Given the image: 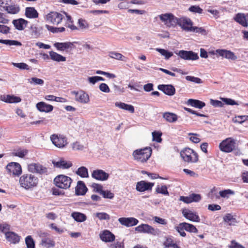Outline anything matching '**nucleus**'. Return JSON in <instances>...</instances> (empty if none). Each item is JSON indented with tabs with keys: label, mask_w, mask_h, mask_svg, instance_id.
Instances as JSON below:
<instances>
[{
	"label": "nucleus",
	"mask_w": 248,
	"mask_h": 248,
	"mask_svg": "<svg viewBox=\"0 0 248 248\" xmlns=\"http://www.w3.org/2000/svg\"><path fill=\"white\" fill-rule=\"evenodd\" d=\"M37 109L42 112H49L53 109V107L51 105H48L45 102H41L36 104Z\"/></svg>",
	"instance_id": "obj_28"
},
{
	"label": "nucleus",
	"mask_w": 248,
	"mask_h": 248,
	"mask_svg": "<svg viewBox=\"0 0 248 248\" xmlns=\"http://www.w3.org/2000/svg\"><path fill=\"white\" fill-rule=\"evenodd\" d=\"M177 24L180 26L182 29L187 31H191L193 23L191 20L187 17H182L177 18Z\"/></svg>",
	"instance_id": "obj_11"
},
{
	"label": "nucleus",
	"mask_w": 248,
	"mask_h": 248,
	"mask_svg": "<svg viewBox=\"0 0 248 248\" xmlns=\"http://www.w3.org/2000/svg\"><path fill=\"white\" fill-rule=\"evenodd\" d=\"M236 140L232 137L227 138L219 144L220 150L225 153H230L235 149Z\"/></svg>",
	"instance_id": "obj_5"
},
{
	"label": "nucleus",
	"mask_w": 248,
	"mask_h": 248,
	"mask_svg": "<svg viewBox=\"0 0 248 248\" xmlns=\"http://www.w3.org/2000/svg\"><path fill=\"white\" fill-rule=\"evenodd\" d=\"M155 50L160 53L161 55L164 56L166 60H168L173 55V53L172 52H170L164 49L157 48Z\"/></svg>",
	"instance_id": "obj_41"
},
{
	"label": "nucleus",
	"mask_w": 248,
	"mask_h": 248,
	"mask_svg": "<svg viewBox=\"0 0 248 248\" xmlns=\"http://www.w3.org/2000/svg\"><path fill=\"white\" fill-rule=\"evenodd\" d=\"M216 53H217L219 56L227 59L234 61L237 59V57L235 54L230 50L224 49H217L216 50Z\"/></svg>",
	"instance_id": "obj_18"
},
{
	"label": "nucleus",
	"mask_w": 248,
	"mask_h": 248,
	"mask_svg": "<svg viewBox=\"0 0 248 248\" xmlns=\"http://www.w3.org/2000/svg\"><path fill=\"white\" fill-rule=\"evenodd\" d=\"M72 149L75 151H82L84 149L83 145L79 142L76 141L72 144Z\"/></svg>",
	"instance_id": "obj_57"
},
{
	"label": "nucleus",
	"mask_w": 248,
	"mask_h": 248,
	"mask_svg": "<svg viewBox=\"0 0 248 248\" xmlns=\"http://www.w3.org/2000/svg\"><path fill=\"white\" fill-rule=\"evenodd\" d=\"M25 15L30 18H35L38 16L37 11L33 7H27L25 10Z\"/></svg>",
	"instance_id": "obj_32"
},
{
	"label": "nucleus",
	"mask_w": 248,
	"mask_h": 248,
	"mask_svg": "<svg viewBox=\"0 0 248 248\" xmlns=\"http://www.w3.org/2000/svg\"><path fill=\"white\" fill-rule=\"evenodd\" d=\"M187 104L192 107L202 109L205 106V103L199 100L189 99L187 100Z\"/></svg>",
	"instance_id": "obj_29"
},
{
	"label": "nucleus",
	"mask_w": 248,
	"mask_h": 248,
	"mask_svg": "<svg viewBox=\"0 0 248 248\" xmlns=\"http://www.w3.org/2000/svg\"><path fill=\"white\" fill-rule=\"evenodd\" d=\"M28 150L24 149H19L14 152L15 156L23 158L28 154Z\"/></svg>",
	"instance_id": "obj_48"
},
{
	"label": "nucleus",
	"mask_w": 248,
	"mask_h": 248,
	"mask_svg": "<svg viewBox=\"0 0 248 248\" xmlns=\"http://www.w3.org/2000/svg\"><path fill=\"white\" fill-rule=\"evenodd\" d=\"M92 176L96 180L103 181L108 180L109 174L102 170H96L93 171Z\"/></svg>",
	"instance_id": "obj_19"
},
{
	"label": "nucleus",
	"mask_w": 248,
	"mask_h": 248,
	"mask_svg": "<svg viewBox=\"0 0 248 248\" xmlns=\"http://www.w3.org/2000/svg\"><path fill=\"white\" fill-rule=\"evenodd\" d=\"M49 55H50V58L54 61L60 62H65L66 61L65 57H64L62 56V55H61L54 51H50Z\"/></svg>",
	"instance_id": "obj_36"
},
{
	"label": "nucleus",
	"mask_w": 248,
	"mask_h": 248,
	"mask_svg": "<svg viewBox=\"0 0 248 248\" xmlns=\"http://www.w3.org/2000/svg\"><path fill=\"white\" fill-rule=\"evenodd\" d=\"M71 93L75 96L76 101L81 103L86 104L90 100L88 94L83 91H72Z\"/></svg>",
	"instance_id": "obj_14"
},
{
	"label": "nucleus",
	"mask_w": 248,
	"mask_h": 248,
	"mask_svg": "<svg viewBox=\"0 0 248 248\" xmlns=\"http://www.w3.org/2000/svg\"><path fill=\"white\" fill-rule=\"evenodd\" d=\"M0 43L9 46H21L22 45L20 42L16 40L0 39Z\"/></svg>",
	"instance_id": "obj_42"
},
{
	"label": "nucleus",
	"mask_w": 248,
	"mask_h": 248,
	"mask_svg": "<svg viewBox=\"0 0 248 248\" xmlns=\"http://www.w3.org/2000/svg\"><path fill=\"white\" fill-rule=\"evenodd\" d=\"M94 216L100 220H109L110 218V216L105 212H97L94 214Z\"/></svg>",
	"instance_id": "obj_40"
},
{
	"label": "nucleus",
	"mask_w": 248,
	"mask_h": 248,
	"mask_svg": "<svg viewBox=\"0 0 248 248\" xmlns=\"http://www.w3.org/2000/svg\"><path fill=\"white\" fill-rule=\"evenodd\" d=\"M8 13L12 14H17L19 11V8L15 5H11L3 7Z\"/></svg>",
	"instance_id": "obj_45"
},
{
	"label": "nucleus",
	"mask_w": 248,
	"mask_h": 248,
	"mask_svg": "<svg viewBox=\"0 0 248 248\" xmlns=\"http://www.w3.org/2000/svg\"><path fill=\"white\" fill-rule=\"evenodd\" d=\"M180 155L185 162L188 163H196L199 160L197 153L189 148H186L182 150L180 153Z\"/></svg>",
	"instance_id": "obj_3"
},
{
	"label": "nucleus",
	"mask_w": 248,
	"mask_h": 248,
	"mask_svg": "<svg viewBox=\"0 0 248 248\" xmlns=\"http://www.w3.org/2000/svg\"><path fill=\"white\" fill-rule=\"evenodd\" d=\"M104 198L112 199L114 197V194L109 190H104L102 191L101 194Z\"/></svg>",
	"instance_id": "obj_60"
},
{
	"label": "nucleus",
	"mask_w": 248,
	"mask_h": 248,
	"mask_svg": "<svg viewBox=\"0 0 248 248\" xmlns=\"http://www.w3.org/2000/svg\"><path fill=\"white\" fill-rule=\"evenodd\" d=\"M220 100H222L223 102H224L225 104L228 105H239L238 102H236L234 100L224 97L220 98Z\"/></svg>",
	"instance_id": "obj_51"
},
{
	"label": "nucleus",
	"mask_w": 248,
	"mask_h": 248,
	"mask_svg": "<svg viewBox=\"0 0 248 248\" xmlns=\"http://www.w3.org/2000/svg\"><path fill=\"white\" fill-rule=\"evenodd\" d=\"M109 56L111 58L117 60H120L124 62H125L126 60V58L125 56H123L122 54L120 53L114 51L109 52Z\"/></svg>",
	"instance_id": "obj_38"
},
{
	"label": "nucleus",
	"mask_w": 248,
	"mask_h": 248,
	"mask_svg": "<svg viewBox=\"0 0 248 248\" xmlns=\"http://www.w3.org/2000/svg\"><path fill=\"white\" fill-rule=\"evenodd\" d=\"M163 245L164 248H180L177 244H176L171 238H167L164 242Z\"/></svg>",
	"instance_id": "obj_39"
},
{
	"label": "nucleus",
	"mask_w": 248,
	"mask_h": 248,
	"mask_svg": "<svg viewBox=\"0 0 248 248\" xmlns=\"http://www.w3.org/2000/svg\"><path fill=\"white\" fill-rule=\"evenodd\" d=\"M25 243L28 248H34V242L31 236H28L26 238Z\"/></svg>",
	"instance_id": "obj_52"
},
{
	"label": "nucleus",
	"mask_w": 248,
	"mask_h": 248,
	"mask_svg": "<svg viewBox=\"0 0 248 248\" xmlns=\"http://www.w3.org/2000/svg\"><path fill=\"white\" fill-rule=\"evenodd\" d=\"M39 236L42 238L40 244L46 248H52L55 246V243L49 234L45 232H40Z\"/></svg>",
	"instance_id": "obj_8"
},
{
	"label": "nucleus",
	"mask_w": 248,
	"mask_h": 248,
	"mask_svg": "<svg viewBox=\"0 0 248 248\" xmlns=\"http://www.w3.org/2000/svg\"><path fill=\"white\" fill-rule=\"evenodd\" d=\"M28 81L30 84L34 85H43L44 83V81L43 79L36 77H33L28 79Z\"/></svg>",
	"instance_id": "obj_44"
},
{
	"label": "nucleus",
	"mask_w": 248,
	"mask_h": 248,
	"mask_svg": "<svg viewBox=\"0 0 248 248\" xmlns=\"http://www.w3.org/2000/svg\"><path fill=\"white\" fill-rule=\"evenodd\" d=\"M12 22L15 28L19 31L24 30L28 23V21L23 18L14 20Z\"/></svg>",
	"instance_id": "obj_27"
},
{
	"label": "nucleus",
	"mask_w": 248,
	"mask_h": 248,
	"mask_svg": "<svg viewBox=\"0 0 248 248\" xmlns=\"http://www.w3.org/2000/svg\"><path fill=\"white\" fill-rule=\"evenodd\" d=\"M153 140L157 142H160L162 140L161 138V133L158 132H153L152 133Z\"/></svg>",
	"instance_id": "obj_62"
},
{
	"label": "nucleus",
	"mask_w": 248,
	"mask_h": 248,
	"mask_svg": "<svg viewBox=\"0 0 248 248\" xmlns=\"http://www.w3.org/2000/svg\"><path fill=\"white\" fill-rule=\"evenodd\" d=\"M188 135L190 136L189 137V140L191 141L192 142L195 143H197L200 142L201 140L198 137L199 135L196 133H188Z\"/></svg>",
	"instance_id": "obj_53"
},
{
	"label": "nucleus",
	"mask_w": 248,
	"mask_h": 248,
	"mask_svg": "<svg viewBox=\"0 0 248 248\" xmlns=\"http://www.w3.org/2000/svg\"><path fill=\"white\" fill-rule=\"evenodd\" d=\"M101 240L105 242H111L115 239V235L108 230H105L100 233Z\"/></svg>",
	"instance_id": "obj_23"
},
{
	"label": "nucleus",
	"mask_w": 248,
	"mask_h": 248,
	"mask_svg": "<svg viewBox=\"0 0 248 248\" xmlns=\"http://www.w3.org/2000/svg\"><path fill=\"white\" fill-rule=\"evenodd\" d=\"M78 23L79 28L82 30L86 29L88 27V24L87 22L85 20L82 19H78Z\"/></svg>",
	"instance_id": "obj_64"
},
{
	"label": "nucleus",
	"mask_w": 248,
	"mask_h": 248,
	"mask_svg": "<svg viewBox=\"0 0 248 248\" xmlns=\"http://www.w3.org/2000/svg\"><path fill=\"white\" fill-rule=\"evenodd\" d=\"M88 189L84 184L81 181H78L75 188L76 194L77 195H84L85 194Z\"/></svg>",
	"instance_id": "obj_25"
},
{
	"label": "nucleus",
	"mask_w": 248,
	"mask_h": 248,
	"mask_svg": "<svg viewBox=\"0 0 248 248\" xmlns=\"http://www.w3.org/2000/svg\"><path fill=\"white\" fill-rule=\"evenodd\" d=\"M234 19L244 27L248 26V14L245 16L244 14L238 13L236 15Z\"/></svg>",
	"instance_id": "obj_24"
},
{
	"label": "nucleus",
	"mask_w": 248,
	"mask_h": 248,
	"mask_svg": "<svg viewBox=\"0 0 248 248\" xmlns=\"http://www.w3.org/2000/svg\"><path fill=\"white\" fill-rule=\"evenodd\" d=\"M223 221L230 226H234L237 223L236 218L230 214H227L223 217Z\"/></svg>",
	"instance_id": "obj_33"
},
{
	"label": "nucleus",
	"mask_w": 248,
	"mask_h": 248,
	"mask_svg": "<svg viewBox=\"0 0 248 248\" xmlns=\"http://www.w3.org/2000/svg\"><path fill=\"white\" fill-rule=\"evenodd\" d=\"M54 166L60 169H68L72 166L70 161H67L64 159H60L59 161H53Z\"/></svg>",
	"instance_id": "obj_26"
},
{
	"label": "nucleus",
	"mask_w": 248,
	"mask_h": 248,
	"mask_svg": "<svg viewBox=\"0 0 248 248\" xmlns=\"http://www.w3.org/2000/svg\"><path fill=\"white\" fill-rule=\"evenodd\" d=\"M185 230L190 232L196 233L198 232L197 228L192 224L186 222H183Z\"/></svg>",
	"instance_id": "obj_43"
},
{
	"label": "nucleus",
	"mask_w": 248,
	"mask_h": 248,
	"mask_svg": "<svg viewBox=\"0 0 248 248\" xmlns=\"http://www.w3.org/2000/svg\"><path fill=\"white\" fill-rule=\"evenodd\" d=\"M76 173L82 178L89 177L88 169L84 166L79 167L76 171Z\"/></svg>",
	"instance_id": "obj_37"
},
{
	"label": "nucleus",
	"mask_w": 248,
	"mask_h": 248,
	"mask_svg": "<svg viewBox=\"0 0 248 248\" xmlns=\"http://www.w3.org/2000/svg\"><path fill=\"white\" fill-rule=\"evenodd\" d=\"M135 230L139 232L150 233L153 235H155L156 233V230L153 227L146 224H142L136 227Z\"/></svg>",
	"instance_id": "obj_16"
},
{
	"label": "nucleus",
	"mask_w": 248,
	"mask_h": 248,
	"mask_svg": "<svg viewBox=\"0 0 248 248\" xmlns=\"http://www.w3.org/2000/svg\"><path fill=\"white\" fill-rule=\"evenodd\" d=\"M163 118L169 123H174L178 120V116L172 112H165L163 114Z\"/></svg>",
	"instance_id": "obj_30"
},
{
	"label": "nucleus",
	"mask_w": 248,
	"mask_h": 248,
	"mask_svg": "<svg viewBox=\"0 0 248 248\" xmlns=\"http://www.w3.org/2000/svg\"><path fill=\"white\" fill-rule=\"evenodd\" d=\"M158 90L162 91L165 94L172 96L175 93V89L173 86L170 84L159 85L157 87Z\"/></svg>",
	"instance_id": "obj_22"
},
{
	"label": "nucleus",
	"mask_w": 248,
	"mask_h": 248,
	"mask_svg": "<svg viewBox=\"0 0 248 248\" xmlns=\"http://www.w3.org/2000/svg\"><path fill=\"white\" fill-rule=\"evenodd\" d=\"M160 19L168 27L177 25V18L171 14H161L158 16Z\"/></svg>",
	"instance_id": "obj_6"
},
{
	"label": "nucleus",
	"mask_w": 248,
	"mask_h": 248,
	"mask_svg": "<svg viewBox=\"0 0 248 248\" xmlns=\"http://www.w3.org/2000/svg\"><path fill=\"white\" fill-rule=\"evenodd\" d=\"M248 116L241 115L236 116L232 119V121L234 123H239L242 124L247 120Z\"/></svg>",
	"instance_id": "obj_49"
},
{
	"label": "nucleus",
	"mask_w": 248,
	"mask_h": 248,
	"mask_svg": "<svg viewBox=\"0 0 248 248\" xmlns=\"http://www.w3.org/2000/svg\"><path fill=\"white\" fill-rule=\"evenodd\" d=\"M186 79L188 81H191V82H194L195 83L200 84V83H202V79L201 78H197V77H194L193 76H187L186 77Z\"/></svg>",
	"instance_id": "obj_56"
},
{
	"label": "nucleus",
	"mask_w": 248,
	"mask_h": 248,
	"mask_svg": "<svg viewBox=\"0 0 248 248\" xmlns=\"http://www.w3.org/2000/svg\"><path fill=\"white\" fill-rule=\"evenodd\" d=\"M63 18L62 15L55 12H50L46 16V21L54 25H58Z\"/></svg>",
	"instance_id": "obj_10"
},
{
	"label": "nucleus",
	"mask_w": 248,
	"mask_h": 248,
	"mask_svg": "<svg viewBox=\"0 0 248 248\" xmlns=\"http://www.w3.org/2000/svg\"><path fill=\"white\" fill-rule=\"evenodd\" d=\"M177 54L181 59L185 60L195 61L199 58L198 54L192 51L182 50L179 51Z\"/></svg>",
	"instance_id": "obj_12"
},
{
	"label": "nucleus",
	"mask_w": 248,
	"mask_h": 248,
	"mask_svg": "<svg viewBox=\"0 0 248 248\" xmlns=\"http://www.w3.org/2000/svg\"><path fill=\"white\" fill-rule=\"evenodd\" d=\"M71 216L77 222H82L85 221L87 219L86 216L79 212H73Z\"/></svg>",
	"instance_id": "obj_35"
},
{
	"label": "nucleus",
	"mask_w": 248,
	"mask_h": 248,
	"mask_svg": "<svg viewBox=\"0 0 248 248\" xmlns=\"http://www.w3.org/2000/svg\"><path fill=\"white\" fill-rule=\"evenodd\" d=\"M19 182L22 187L26 190H31L37 186L38 179L33 174L26 173L20 177Z\"/></svg>",
	"instance_id": "obj_1"
},
{
	"label": "nucleus",
	"mask_w": 248,
	"mask_h": 248,
	"mask_svg": "<svg viewBox=\"0 0 248 248\" xmlns=\"http://www.w3.org/2000/svg\"><path fill=\"white\" fill-rule=\"evenodd\" d=\"M1 100L5 102L8 103H18L20 102L21 100L19 97L11 95H6L3 96Z\"/></svg>",
	"instance_id": "obj_31"
},
{
	"label": "nucleus",
	"mask_w": 248,
	"mask_h": 248,
	"mask_svg": "<svg viewBox=\"0 0 248 248\" xmlns=\"http://www.w3.org/2000/svg\"><path fill=\"white\" fill-rule=\"evenodd\" d=\"M72 179L64 175H59L54 179V183L55 186L61 189H68L72 183Z\"/></svg>",
	"instance_id": "obj_4"
},
{
	"label": "nucleus",
	"mask_w": 248,
	"mask_h": 248,
	"mask_svg": "<svg viewBox=\"0 0 248 248\" xmlns=\"http://www.w3.org/2000/svg\"><path fill=\"white\" fill-rule=\"evenodd\" d=\"M27 169L29 172L33 173L46 174L47 173V169L38 163H32L28 164Z\"/></svg>",
	"instance_id": "obj_7"
},
{
	"label": "nucleus",
	"mask_w": 248,
	"mask_h": 248,
	"mask_svg": "<svg viewBox=\"0 0 248 248\" xmlns=\"http://www.w3.org/2000/svg\"><path fill=\"white\" fill-rule=\"evenodd\" d=\"M92 187L93 189V191L98 192L101 194L103 190V186L102 185L96 183H93L92 185Z\"/></svg>",
	"instance_id": "obj_58"
},
{
	"label": "nucleus",
	"mask_w": 248,
	"mask_h": 248,
	"mask_svg": "<svg viewBox=\"0 0 248 248\" xmlns=\"http://www.w3.org/2000/svg\"><path fill=\"white\" fill-rule=\"evenodd\" d=\"M189 11L195 13H199V14H202L203 10L199 6H190L189 9Z\"/></svg>",
	"instance_id": "obj_63"
},
{
	"label": "nucleus",
	"mask_w": 248,
	"mask_h": 248,
	"mask_svg": "<svg viewBox=\"0 0 248 248\" xmlns=\"http://www.w3.org/2000/svg\"><path fill=\"white\" fill-rule=\"evenodd\" d=\"M50 140L53 144L58 148H63L67 144L66 138L61 135L53 134L50 136Z\"/></svg>",
	"instance_id": "obj_9"
},
{
	"label": "nucleus",
	"mask_w": 248,
	"mask_h": 248,
	"mask_svg": "<svg viewBox=\"0 0 248 248\" xmlns=\"http://www.w3.org/2000/svg\"><path fill=\"white\" fill-rule=\"evenodd\" d=\"M12 64L17 67L19 68L20 69L22 70H29L30 69V67L28 65H27L25 63L23 62H20V63H16V62H12Z\"/></svg>",
	"instance_id": "obj_55"
},
{
	"label": "nucleus",
	"mask_w": 248,
	"mask_h": 248,
	"mask_svg": "<svg viewBox=\"0 0 248 248\" xmlns=\"http://www.w3.org/2000/svg\"><path fill=\"white\" fill-rule=\"evenodd\" d=\"M210 103L211 105H212L214 107H219L221 108L224 106V103L219 100H214L213 99H210Z\"/></svg>",
	"instance_id": "obj_59"
},
{
	"label": "nucleus",
	"mask_w": 248,
	"mask_h": 248,
	"mask_svg": "<svg viewBox=\"0 0 248 248\" xmlns=\"http://www.w3.org/2000/svg\"><path fill=\"white\" fill-rule=\"evenodd\" d=\"M183 216L187 219L193 222H200V219L195 212H193L189 209H184L182 211Z\"/></svg>",
	"instance_id": "obj_20"
},
{
	"label": "nucleus",
	"mask_w": 248,
	"mask_h": 248,
	"mask_svg": "<svg viewBox=\"0 0 248 248\" xmlns=\"http://www.w3.org/2000/svg\"><path fill=\"white\" fill-rule=\"evenodd\" d=\"M6 237L9 241L14 244L18 243L20 240L19 237L13 232H8L6 233Z\"/></svg>",
	"instance_id": "obj_34"
},
{
	"label": "nucleus",
	"mask_w": 248,
	"mask_h": 248,
	"mask_svg": "<svg viewBox=\"0 0 248 248\" xmlns=\"http://www.w3.org/2000/svg\"><path fill=\"white\" fill-rule=\"evenodd\" d=\"M151 154V148L150 147H145L134 151L133 155L135 160L141 162H145L150 157Z\"/></svg>",
	"instance_id": "obj_2"
},
{
	"label": "nucleus",
	"mask_w": 248,
	"mask_h": 248,
	"mask_svg": "<svg viewBox=\"0 0 248 248\" xmlns=\"http://www.w3.org/2000/svg\"><path fill=\"white\" fill-rule=\"evenodd\" d=\"M154 183L147 182L145 181L138 182L136 185V190L139 192H144L147 190H151Z\"/></svg>",
	"instance_id": "obj_17"
},
{
	"label": "nucleus",
	"mask_w": 248,
	"mask_h": 248,
	"mask_svg": "<svg viewBox=\"0 0 248 248\" xmlns=\"http://www.w3.org/2000/svg\"><path fill=\"white\" fill-rule=\"evenodd\" d=\"M104 80L105 79L99 76L91 77L88 78V81L89 82L92 84H94L95 83L99 81Z\"/></svg>",
	"instance_id": "obj_50"
},
{
	"label": "nucleus",
	"mask_w": 248,
	"mask_h": 248,
	"mask_svg": "<svg viewBox=\"0 0 248 248\" xmlns=\"http://www.w3.org/2000/svg\"><path fill=\"white\" fill-rule=\"evenodd\" d=\"M6 169L9 173L14 175L18 176L22 173L21 167L18 163H10L7 165Z\"/></svg>",
	"instance_id": "obj_13"
},
{
	"label": "nucleus",
	"mask_w": 248,
	"mask_h": 248,
	"mask_svg": "<svg viewBox=\"0 0 248 248\" xmlns=\"http://www.w3.org/2000/svg\"><path fill=\"white\" fill-rule=\"evenodd\" d=\"M234 192L231 189H225L224 190L220 191L219 194L222 198H228L230 195L234 194Z\"/></svg>",
	"instance_id": "obj_46"
},
{
	"label": "nucleus",
	"mask_w": 248,
	"mask_h": 248,
	"mask_svg": "<svg viewBox=\"0 0 248 248\" xmlns=\"http://www.w3.org/2000/svg\"><path fill=\"white\" fill-rule=\"evenodd\" d=\"M177 231L180 233V235L185 237L186 235V233L184 232V228L183 223H180L178 226L175 227Z\"/></svg>",
	"instance_id": "obj_61"
},
{
	"label": "nucleus",
	"mask_w": 248,
	"mask_h": 248,
	"mask_svg": "<svg viewBox=\"0 0 248 248\" xmlns=\"http://www.w3.org/2000/svg\"><path fill=\"white\" fill-rule=\"evenodd\" d=\"M64 14L66 16V20H67V22L65 23V26L69 28L72 31L77 30L78 29L77 27L73 24V23L71 21V17L67 15L65 13H64Z\"/></svg>",
	"instance_id": "obj_47"
},
{
	"label": "nucleus",
	"mask_w": 248,
	"mask_h": 248,
	"mask_svg": "<svg viewBox=\"0 0 248 248\" xmlns=\"http://www.w3.org/2000/svg\"><path fill=\"white\" fill-rule=\"evenodd\" d=\"M156 191L158 193H161L165 195H169V192L166 186H158L156 188Z\"/></svg>",
	"instance_id": "obj_54"
},
{
	"label": "nucleus",
	"mask_w": 248,
	"mask_h": 248,
	"mask_svg": "<svg viewBox=\"0 0 248 248\" xmlns=\"http://www.w3.org/2000/svg\"><path fill=\"white\" fill-rule=\"evenodd\" d=\"M54 46L57 49V50L62 51H68V50H72L74 47V45L72 43L70 42H66L64 43H55Z\"/></svg>",
	"instance_id": "obj_21"
},
{
	"label": "nucleus",
	"mask_w": 248,
	"mask_h": 248,
	"mask_svg": "<svg viewBox=\"0 0 248 248\" xmlns=\"http://www.w3.org/2000/svg\"><path fill=\"white\" fill-rule=\"evenodd\" d=\"M118 221L121 224L127 227L135 226L139 223V220L133 217H120L118 219Z\"/></svg>",
	"instance_id": "obj_15"
}]
</instances>
